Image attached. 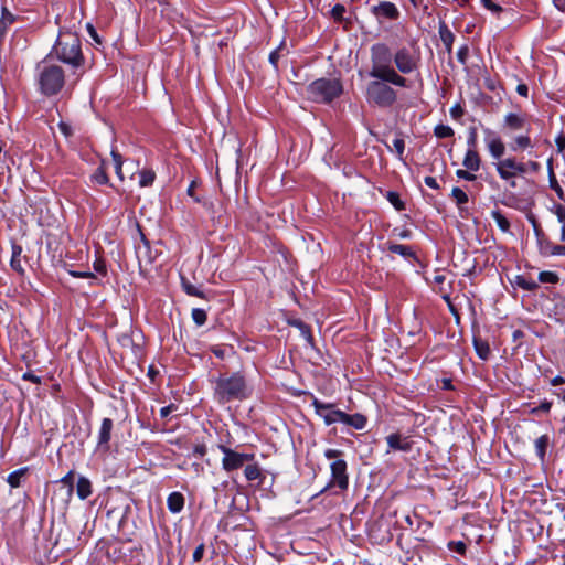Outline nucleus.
<instances>
[{"label": "nucleus", "mask_w": 565, "mask_h": 565, "mask_svg": "<svg viewBox=\"0 0 565 565\" xmlns=\"http://www.w3.org/2000/svg\"><path fill=\"white\" fill-rule=\"evenodd\" d=\"M372 67L369 76L375 79L386 82L397 87H408V81L397 73L392 62L394 54L385 43H375L371 46Z\"/></svg>", "instance_id": "f257e3e1"}, {"label": "nucleus", "mask_w": 565, "mask_h": 565, "mask_svg": "<svg viewBox=\"0 0 565 565\" xmlns=\"http://www.w3.org/2000/svg\"><path fill=\"white\" fill-rule=\"evenodd\" d=\"M64 63L76 70L84 64L81 39L76 32L71 30H60L58 35L46 56Z\"/></svg>", "instance_id": "f03ea898"}, {"label": "nucleus", "mask_w": 565, "mask_h": 565, "mask_svg": "<svg viewBox=\"0 0 565 565\" xmlns=\"http://www.w3.org/2000/svg\"><path fill=\"white\" fill-rule=\"evenodd\" d=\"M35 82L43 96H55L65 85L64 70L51 58L45 57L35 66Z\"/></svg>", "instance_id": "7ed1b4c3"}, {"label": "nucleus", "mask_w": 565, "mask_h": 565, "mask_svg": "<svg viewBox=\"0 0 565 565\" xmlns=\"http://www.w3.org/2000/svg\"><path fill=\"white\" fill-rule=\"evenodd\" d=\"M248 397V388L244 375L239 372L232 375H220L215 380L214 398L220 404L243 401Z\"/></svg>", "instance_id": "20e7f679"}, {"label": "nucleus", "mask_w": 565, "mask_h": 565, "mask_svg": "<svg viewBox=\"0 0 565 565\" xmlns=\"http://www.w3.org/2000/svg\"><path fill=\"white\" fill-rule=\"evenodd\" d=\"M343 92L342 83L338 78L321 77L311 82L307 88V98L315 103L329 104Z\"/></svg>", "instance_id": "39448f33"}, {"label": "nucleus", "mask_w": 565, "mask_h": 565, "mask_svg": "<svg viewBox=\"0 0 565 565\" xmlns=\"http://www.w3.org/2000/svg\"><path fill=\"white\" fill-rule=\"evenodd\" d=\"M366 97L370 103L388 107L395 103L397 96L396 92L386 82L376 79L367 85Z\"/></svg>", "instance_id": "423d86ee"}, {"label": "nucleus", "mask_w": 565, "mask_h": 565, "mask_svg": "<svg viewBox=\"0 0 565 565\" xmlns=\"http://www.w3.org/2000/svg\"><path fill=\"white\" fill-rule=\"evenodd\" d=\"M395 70L398 74L409 75L419 72L420 56L408 50L401 47L394 53Z\"/></svg>", "instance_id": "0eeeda50"}, {"label": "nucleus", "mask_w": 565, "mask_h": 565, "mask_svg": "<svg viewBox=\"0 0 565 565\" xmlns=\"http://www.w3.org/2000/svg\"><path fill=\"white\" fill-rule=\"evenodd\" d=\"M220 449L224 454L222 467L226 471L239 469L246 461L253 460L254 458V455L239 454L223 445L220 446Z\"/></svg>", "instance_id": "6e6552de"}, {"label": "nucleus", "mask_w": 565, "mask_h": 565, "mask_svg": "<svg viewBox=\"0 0 565 565\" xmlns=\"http://www.w3.org/2000/svg\"><path fill=\"white\" fill-rule=\"evenodd\" d=\"M331 481L329 487H338L340 490H347L349 486L348 466L343 459L334 460L331 466Z\"/></svg>", "instance_id": "1a4fd4ad"}, {"label": "nucleus", "mask_w": 565, "mask_h": 565, "mask_svg": "<svg viewBox=\"0 0 565 565\" xmlns=\"http://www.w3.org/2000/svg\"><path fill=\"white\" fill-rule=\"evenodd\" d=\"M497 171L501 179L511 180L518 173H525L526 167L524 163L518 162L514 158H507L495 163Z\"/></svg>", "instance_id": "9d476101"}, {"label": "nucleus", "mask_w": 565, "mask_h": 565, "mask_svg": "<svg viewBox=\"0 0 565 565\" xmlns=\"http://www.w3.org/2000/svg\"><path fill=\"white\" fill-rule=\"evenodd\" d=\"M372 15L379 21L397 20L399 18V10L395 3L391 1H381L370 8Z\"/></svg>", "instance_id": "9b49d317"}, {"label": "nucleus", "mask_w": 565, "mask_h": 565, "mask_svg": "<svg viewBox=\"0 0 565 565\" xmlns=\"http://www.w3.org/2000/svg\"><path fill=\"white\" fill-rule=\"evenodd\" d=\"M114 424L110 418H104L102 422V426L98 433V441H97V450H102L104 452L109 451V440L110 433L113 430Z\"/></svg>", "instance_id": "f8f14e48"}, {"label": "nucleus", "mask_w": 565, "mask_h": 565, "mask_svg": "<svg viewBox=\"0 0 565 565\" xmlns=\"http://www.w3.org/2000/svg\"><path fill=\"white\" fill-rule=\"evenodd\" d=\"M387 445L392 450L409 451L412 441L408 437H402L399 434H391L386 437Z\"/></svg>", "instance_id": "ddd939ff"}, {"label": "nucleus", "mask_w": 565, "mask_h": 565, "mask_svg": "<svg viewBox=\"0 0 565 565\" xmlns=\"http://www.w3.org/2000/svg\"><path fill=\"white\" fill-rule=\"evenodd\" d=\"M438 34L439 38L445 46V50L448 53H451L452 51V44L455 41V35L451 32V30L448 28L445 21H440L438 24Z\"/></svg>", "instance_id": "4468645a"}, {"label": "nucleus", "mask_w": 565, "mask_h": 565, "mask_svg": "<svg viewBox=\"0 0 565 565\" xmlns=\"http://www.w3.org/2000/svg\"><path fill=\"white\" fill-rule=\"evenodd\" d=\"M366 417L360 413H355L352 415L344 413L341 423L351 426L355 429H363L366 425Z\"/></svg>", "instance_id": "2eb2a0df"}, {"label": "nucleus", "mask_w": 565, "mask_h": 565, "mask_svg": "<svg viewBox=\"0 0 565 565\" xmlns=\"http://www.w3.org/2000/svg\"><path fill=\"white\" fill-rule=\"evenodd\" d=\"M525 122L523 115L518 113H509L504 117V127L511 130L522 129Z\"/></svg>", "instance_id": "dca6fc26"}, {"label": "nucleus", "mask_w": 565, "mask_h": 565, "mask_svg": "<svg viewBox=\"0 0 565 565\" xmlns=\"http://www.w3.org/2000/svg\"><path fill=\"white\" fill-rule=\"evenodd\" d=\"M480 157L475 149H469L463 159V166L470 171H478L480 168Z\"/></svg>", "instance_id": "f3484780"}, {"label": "nucleus", "mask_w": 565, "mask_h": 565, "mask_svg": "<svg viewBox=\"0 0 565 565\" xmlns=\"http://www.w3.org/2000/svg\"><path fill=\"white\" fill-rule=\"evenodd\" d=\"M168 509L172 513L180 512L184 507V498L180 492H172L167 500Z\"/></svg>", "instance_id": "a211bd4d"}, {"label": "nucleus", "mask_w": 565, "mask_h": 565, "mask_svg": "<svg viewBox=\"0 0 565 565\" xmlns=\"http://www.w3.org/2000/svg\"><path fill=\"white\" fill-rule=\"evenodd\" d=\"M76 492L79 499H87L92 494L90 481L85 477H79L76 484Z\"/></svg>", "instance_id": "6ab92c4d"}, {"label": "nucleus", "mask_w": 565, "mask_h": 565, "mask_svg": "<svg viewBox=\"0 0 565 565\" xmlns=\"http://www.w3.org/2000/svg\"><path fill=\"white\" fill-rule=\"evenodd\" d=\"M21 254H22V247L17 244H13L10 265H11L12 269L19 274L24 273V269L21 264Z\"/></svg>", "instance_id": "aec40b11"}, {"label": "nucleus", "mask_w": 565, "mask_h": 565, "mask_svg": "<svg viewBox=\"0 0 565 565\" xmlns=\"http://www.w3.org/2000/svg\"><path fill=\"white\" fill-rule=\"evenodd\" d=\"M473 345L478 356L482 360H487L490 355V347L487 341L480 338L473 337Z\"/></svg>", "instance_id": "412c9836"}, {"label": "nucleus", "mask_w": 565, "mask_h": 565, "mask_svg": "<svg viewBox=\"0 0 565 565\" xmlns=\"http://www.w3.org/2000/svg\"><path fill=\"white\" fill-rule=\"evenodd\" d=\"M14 22V17L10 13L7 8H2V14L0 17V41L4 36L7 29Z\"/></svg>", "instance_id": "4be33fe9"}, {"label": "nucleus", "mask_w": 565, "mask_h": 565, "mask_svg": "<svg viewBox=\"0 0 565 565\" xmlns=\"http://www.w3.org/2000/svg\"><path fill=\"white\" fill-rule=\"evenodd\" d=\"M181 285L183 290L189 296L200 297V298H207L206 295L196 286L192 285L186 278L181 277Z\"/></svg>", "instance_id": "5701e85b"}, {"label": "nucleus", "mask_w": 565, "mask_h": 565, "mask_svg": "<svg viewBox=\"0 0 565 565\" xmlns=\"http://www.w3.org/2000/svg\"><path fill=\"white\" fill-rule=\"evenodd\" d=\"M550 445V437L543 435L535 440V449L539 458L543 461L546 455V449Z\"/></svg>", "instance_id": "b1692460"}, {"label": "nucleus", "mask_w": 565, "mask_h": 565, "mask_svg": "<svg viewBox=\"0 0 565 565\" xmlns=\"http://www.w3.org/2000/svg\"><path fill=\"white\" fill-rule=\"evenodd\" d=\"M387 249L391 253L398 254L404 257H415V253L413 252L412 247L401 244H390Z\"/></svg>", "instance_id": "393cba45"}, {"label": "nucleus", "mask_w": 565, "mask_h": 565, "mask_svg": "<svg viewBox=\"0 0 565 565\" xmlns=\"http://www.w3.org/2000/svg\"><path fill=\"white\" fill-rule=\"evenodd\" d=\"M141 239L143 242V245L138 246L136 249L140 268L142 267V258L143 257L146 258V263H151V258L148 256L149 242L146 239V237L142 233H141Z\"/></svg>", "instance_id": "a878e982"}, {"label": "nucleus", "mask_w": 565, "mask_h": 565, "mask_svg": "<svg viewBox=\"0 0 565 565\" xmlns=\"http://www.w3.org/2000/svg\"><path fill=\"white\" fill-rule=\"evenodd\" d=\"M343 414H344V412H342V411L330 408L324 412L322 417L327 425H331L337 422H342Z\"/></svg>", "instance_id": "bb28decb"}, {"label": "nucleus", "mask_w": 565, "mask_h": 565, "mask_svg": "<svg viewBox=\"0 0 565 565\" xmlns=\"http://www.w3.org/2000/svg\"><path fill=\"white\" fill-rule=\"evenodd\" d=\"M515 284L524 289V290H527V291H533V290H536L539 288V284L533 280V279H527L525 278L524 276H516L515 278Z\"/></svg>", "instance_id": "cd10ccee"}, {"label": "nucleus", "mask_w": 565, "mask_h": 565, "mask_svg": "<svg viewBox=\"0 0 565 565\" xmlns=\"http://www.w3.org/2000/svg\"><path fill=\"white\" fill-rule=\"evenodd\" d=\"M491 215L502 232L510 231V222L499 210L492 211Z\"/></svg>", "instance_id": "c85d7f7f"}, {"label": "nucleus", "mask_w": 565, "mask_h": 565, "mask_svg": "<svg viewBox=\"0 0 565 565\" xmlns=\"http://www.w3.org/2000/svg\"><path fill=\"white\" fill-rule=\"evenodd\" d=\"M548 177H550V186H551V189H553V190L556 192V194H557V196H558V199H559V200H562V201H564V202H565V194H564V191H563V189L561 188V185L558 184V182H557V180H556V178H555V174H554V172H553L552 167H550V173H548Z\"/></svg>", "instance_id": "c756f323"}, {"label": "nucleus", "mask_w": 565, "mask_h": 565, "mask_svg": "<svg viewBox=\"0 0 565 565\" xmlns=\"http://www.w3.org/2000/svg\"><path fill=\"white\" fill-rule=\"evenodd\" d=\"M247 480L253 481L262 477V470L258 465H247L244 470Z\"/></svg>", "instance_id": "7c9ffc66"}, {"label": "nucleus", "mask_w": 565, "mask_h": 565, "mask_svg": "<svg viewBox=\"0 0 565 565\" xmlns=\"http://www.w3.org/2000/svg\"><path fill=\"white\" fill-rule=\"evenodd\" d=\"M156 173L152 170H142L139 173V184L141 186H149L153 183Z\"/></svg>", "instance_id": "2f4dec72"}, {"label": "nucleus", "mask_w": 565, "mask_h": 565, "mask_svg": "<svg viewBox=\"0 0 565 565\" xmlns=\"http://www.w3.org/2000/svg\"><path fill=\"white\" fill-rule=\"evenodd\" d=\"M386 199L397 211L405 210V204L401 200L399 194L397 192L388 191L386 194Z\"/></svg>", "instance_id": "473e14b6"}, {"label": "nucleus", "mask_w": 565, "mask_h": 565, "mask_svg": "<svg viewBox=\"0 0 565 565\" xmlns=\"http://www.w3.org/2000/svg\"><path fill=\"white\" fill-rule=\"evenodd\" d=\"M25 471H26V469L22 468V469L11 472L7 479L8 483L12 488H18L20 486L21 477L25 473Z\"/></svg>", "instance_id": "72a5a7b5"}, {"label": "nucleus", "mask_w": 565, "mask_h": 565, "mask_svg": "<svg viewBox=\"0 0 565 565\" xmlns=\"http://www.w3.org/2000/svg\"><path fill=\"white\" fill-rule=\"evenodd\" d=\"M451 196L455 199L456 203L460 207L462 204L468 202V195L463 190L458 186H455L451 191Z\"/></svg>", "instance_id": "f704fd0d"}, {"label": "nucleus", "mask_w": 565, "mask_h": 565, "mask_svg": "<svg viewBox=\"0 0 565 565\" xmlns=\"http://www.w3.org/2000/svg\"><path fill=\"white\" fill-rule=\"evenodd\" d=\"M93 180L98 184L108 183L109 179L103 164L94 172Z\"/></svg>", "instance_id": "c9c22d12"}, {"label": "nucleus", "mask_w": 565, "mask_h": 565, "mask_svg": "<svg viewBox=\"0 0 565 565\" xmlns=\"http://www.w3.org/2000/svg\"><path fill=\"white\" fill-rule=\"evenodd\" d=\"M434 131H435V136L438 139L449 138L454 134L452 129L449 126H447V125H437L435 127Z\"/></svg>", "instance_id": "e433bc0d"}, {"label": "nucleus", "mask_w": 565, "mask_h": 565, "mask_svg": "<svg viewBox=\"0 0 565 565\" xmlns=\"http://www.w3.org/2000/svg\"><path fill=\"white\" fill-rule=\"evenodd\" d=\"M531 223L533 225V230H534L535 236H536L539 245H540V252L544 253L543 239H544L545 234L543 233L542 228L540 227L539 223L536 222V220L534 217H531Z\"/></svg>", "instance_id": "4c0bfd02"}, {"label": "nucleus", "mask_w": 565, "mask_h": 565, "mask_svg": "<svg viewBox=\"0 0 565 565\" xmlns=\"http://www.w3.org/2000/svg\"><path fill=\"white\" fill-rule=\"evenodd\" d=\"M206 318L204 309L195 308L192 310V319L198 326H203L206 322Z\"/></svg>", "instance_id": "58836bf2"}, {"label": "nucleus", "mask_w": 565, "mask_h": 565, "mask_svg": "<svg viewBox=\"0 0 565 565\" xmlns=\"http://www.w3.org/2000/svg\"><path fill=\"white\" fill-rule=\"evenodd\" d=\"M539 280L541 282L556 284L558 282L559 277L553 271H541L539 275Z\"/></svg>", "instance_id": "ea45409f"}, {"label": "nucleus", "mask_w": 565, "mask_h": 565, "mask_svg": "<svg viewBox=\"0 0 565 565\" xmlns=\"http://www.w3.org/2000/svg\"><path fill=\"white\" fill-rule=\"evenodd\" d=\"M489 150L493 158L499 159L504 153V143H489Z\"/></svg>", "instance_id": "a19ab883"}, {"label": "nucleus", "mask_w": 565, "mask_h": 565, "mask_svg": "<svg viewBox=\"0 0 565 565\" xmlns=\"http://www.w3.org/2000/svg\"><path fill=\"white\" fill-rule=\"evenodd\" d=\"M312 405L316 409V413L322 417V415L324 414V412L327 409H330L333 407L332 404H324L322 402H320L319 399L315 398L313 402H312Z\"/></svg>", "instance_id": "79ce46f5"}, {"label": "nucleus", "mask_w": 565, "mask_h": 565, "mask_svg": "<svg viewBox=\"0 0 565 565\" xmlns=\"http://www.w3.org/2000/svg\"><path fill=\"white\" fill-rule=\"evenodd\" d=\"M390 152H395L397 157L404 161L403 153L405 149V143H385Z\"/></svg>", "instance_id": "37998d69"}, {"label": "nucleus", "mask_w": 565, "mask_h": 565, "mask_svg": "<svg viewBox=\"0 0 565 565\" xmlns=\"http://www.w3.org/2000/svg\"><path fill=\"white\" fill-rule=\"evenodd\" d=\"M552 407V402L543 401L537 407H534L530 411L532 415H537L540 412L548 413Z\"/></svg>", "instance_id": "c03bdc74"}, {"label": "nucleus", "mask_w": 565, "mask_h": 565, "mask_svg": "<svg viewBox=\"0 0 565 565\" xmlns=\"http://www.w3.org/2000/svg\"><path fill=\"white\" fill-rule=\"evenodd\" d=\"M448 546L450 550H452L461 555H463L467 550V546L462 541H457V542L451 541V542H449Z\"/></svg>", "instance_id": "a18cd8bd"}, {"label": "nucleus", "mask_w": 565, "mask_h": 565, "mask_svg": "<svg viewBox=\"0 0 565 565\" xmlns=\"http://www.w3.org/2000/svg\"><path fill=\"white\" fill-rule=\"evenodd\" d=\"M281 50H282V43L279 45V47H277L276 50H274L269 54V62L275 67V70L278 68V61H279V57H280V51Z\"/></svg>", "instance_id": "49530a36"}, {"label": "nucleus", "mask_w": 565, "mask_h": 565, "mask_svg": "<svg viewBox=\"0 0 565 565\" xmlns=\"http://www.w3.org/2000/svg\"><path fill=\"white\" fill-rule=\"evenodd\" d=\"M468 54H469V47L468 45H462L458 49L457 51V60L462 64L465 65L466 62H467V57H468Z\"/></svg>", "instance_id": "de8ad7c7"}, {"label": "nucleus", "mask_w": 565, "mask_h": 565, "mask_svg": "<svg viewBox=\"0 0 565 565\" xmlns=\"http://www.w3.org/2000/svg\"><path fill=\"white\" fill-rule=\"evenodd\" d=\"M480 1H481L482 6L487 10L491 11L492 13H500L502 11V8L499 4L492 2V0H480Z\"/></svg>", "instance_id": "09e8293b"}, {"label": "nucleus", "mask_w": 565, "mask_h": 565, "mask_svg": "<svg viewBox=\"0 0 565 565\" xmlns=\"http://www.w3.org/2000/svg\"><path fill=\"white\" fill-rule=\"evenodd\" d=\"M456 175L460 179H463V180H467V181H475L477 179V177L471 173L470 170L466 169V170H457L456 172Z\"/></svg>", "instance_id": "8fccbe9b"}, {"label": "nucleus", "mask_w": 565, "mask_h": 565, "mask_svg": "<svg viewBox=\"0 0 565 565\" xmlns=\"http://www.w3.org/2000/svg\"><path fill=\"white\" fill-rule=\"evenodd\" d=\"M345 9L342 4H335L332 9H331V15L335 19V20H341L343 18V13H344Z\"/></svg>", "instance_id": "3c124183"}, {"label": "nucleus", "mask_w": 565, "mask_h": 565, "mask_svg": "<svg viewBox=\"0 0 565 565\" xmlns=\"http://www.w3.org/2000/svg\"><path fill=\"white\" fill-rule=\"evenodd\" d=\"M463 115V108L460 104H456L450 108V116L454 119H459Z\"/></svg>", "instance_id": "603ef678"}, {"label": "nucleus", "mask_w": 565, "mask_h": 565, "mask_svg": "<svg viewBox=\"0 0 565 565\" xmlns=\"http://www.w3.org/2000/svg\"><path fill=\"white\" fill-rule=\"evenodd\" d=\"M554 212L557 216V220L563 224L562 226H565V207L558 204L555 206Z\"/></svg>", "instance_id": "864d4df0"}, {"label": "nucleus", "mask_w": 565, "mask_h": 565, "mask_svg": "<svg viewBox=\"0 0 565 565\" xmlns=\"http://www.w3.org/2000/svg\"><path fill=\"white\" fill-rule=\"evenodd\" d=\"M203 554H204V544L201 543L199 546H196V548L193 552V561L200 562L203 558Z\"/></svg>", "instance_id": "5fc2aeb1"}, {"label": "nucleus", "mask_w": 565, "mask_h": 565, "mask_svg": "<svg viewBox=\"0 0 565 565\" xmlns=\"http://www.w3.org/2000/svg\"><path fill=\"white\" fill-rule=\"evenodd\" d=\"M290 324L296 326L299 329H305L306 330V334L308 335V339L312 338L311 337V332H310V328L305 322H302L301 320H294V321L290 322Z\"/></svg>", "instance_id": "6e6d98bb"}, {"label": "nucleus", "mask_w": 565, "mask_h": 565, "mask_svg": "<svg viewBox=\"0 0 565 565\" xmlns=\"http://www.w3.org/2000/svg\"><path fill=\"white\" fill-rule=\"evenodd\" d=\"M61 482H63L64 484L68 486L70 490H72L73 489V483H74V472L70 471L66 476H64L61 479Z\"/></svg>", "instance_id": "4d7b16f0"}, {"label": "nucleus", "mask_w": 565, "mask_h": 565, "mask_svg": "<svg viewBox=\"0 0 565 565\" xmlns=\"http://www.w3.org/2000/svg\"><path fill=\"white\" fill-rule=\"evenodd\" d=\"M87 32L89 34V36L97 43V44H100L102 41L97 34V31L95 30V28L92 25V24H87Z\"/></svg>", "instance_id": "13d9d810"}, {"label": "nucleus", "mask_w": 565, "mask_h": 565, "mask_svg": "<svg viewBox=\"0 0 565 565\" xmlns=\"http://www.w3.org/2000/svg\"><path fill=\"white\" fill-rule=\"evenodd\" d=\"M58 129L62 132L63 137L68 138L71 136V127L67 124L60 122Z\"/></svg>", "instance_id": "bf43d9fd"}, {"label": "nucleus", "mask_w": 565, "mask_h": 565, "mask_svg": "<svg viewBox=\"0 0 565 565\" xmlns=\"http://www.w3.org/2000/svg\"><path fill=\"white\" fill-rule=\"evenodd\" d=\"M343 174L345 177H354L356 180H361V175L355 172V170L352 167H345L343 169Z\"/></svg>", "instance_id": "052dcab7"}, {"label": "nucleus", "mask_w": 565, "mask_h": 565, "mask_svg": "<svg viewBox=\"0 0 565 565\" xmlns=\"http://www.w3.org/2000/svg\"><path fill=\"white\" fill-rule=\"evenodd\" d=\"M550 255H565V245L552 246Z\"/></svg>", "instance_id": "680f3d73"}, {"label": "nucleus", "mask_w": 565, "mask_h": 565, "mask_svg": "<svg viewBox=\"0 0 565 565\" xmlns=\"http://www.w3.org/2000/svg\"><path fill=\"white\" fill-rule=\"evenodd\" d=\"M424 182H425V184H426L427 186H429V188H431V189H435V190L439 189V185H438V183H437L436 179H435V178H433V177H426V178L424 179Z\"/></svg>", "instance_id": "e2e57ef3"}, {"label": "nucleus", "mask_w": 565, "mask_h": 565, "mask_svg": "<svg viewBox=\"0 0 565 565\" xmlns=\"http://www.w3.org/2000/svg\"><path fill=\"white\" fill-rule=\"evenodd\" d=\"M22 377H23V380L31 381V382H33L35 384L41 383V379L39 376L34 375L31 372L24 373Z\"/></svg>", "instance_id": "0e129e2a"}, {"label": "nucleus", "mask_w": 565, "mask_h": 565, "mask_svg": "<svg viewBox=\"0 0 565 565\" xmlns=\"http://www.w3.org/2000/svg\"><path fill=\"white\" fill-rule=\"evenodd\" d=\"M516 92L520 96L527 97L529 95V87L526 84H519L516 86Z\"/></svg>", "instance_id": "69168bd1"}, {"label": "nucleus", "mask_w": 565, "mask_h": 565, "mask_svg": "<svg viewBox=\"0 0 565 565\" xmlns=\"http://www.w3.org/2000/svg\"><path fill=\"white\" fill-rule=\"evenodd\" d=\"M193 452L200 457H203L206 454V447L203 444H199L194 447Z\"/></svg>", "instance_id": "338daca9"}, {"label": "nucleus", "mask_w": 565, "mask_h": 565, "mask_svg": "<svg viewBox=\"0 0 565 565\" xmlns=\"http://www.w3.org/2000/svg\"><path fill=\"white\" fill-rule=\"evenodd\" d=\"M552 1H553L554 7L558 11L565 12V0H552Z\"/></svg>", "instance_id": "774afa93"}]
</instances>
